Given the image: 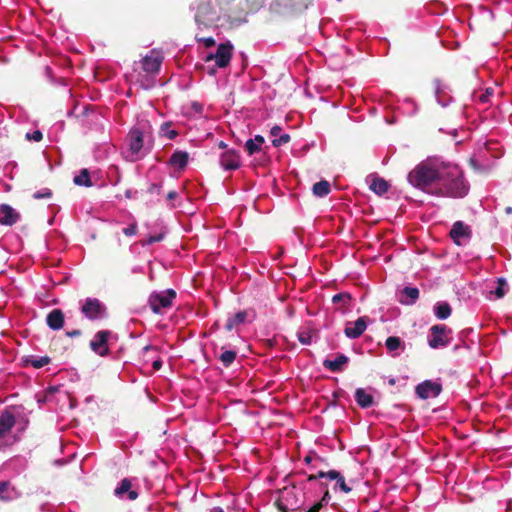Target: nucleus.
<instances>
[{
  "label": "nucleus",
  "mask_w": 512,
  "mask_h": 512,
  "mask_svg": "<svg viewBox=\"0 0 512 512\" xmlns=\"http://www.w3.org/2000/svg\"><path fill=\"white\" fill-rule=\"evenodd\" d=\"M407 179L411 185L434 196L462 198L469 185L462 170L455 164L430 160L416 166Z\"/></svg>",
  "instance_id": "f257e3e1"
},
{
  "label": "nucleus",
  "mask_w": 512,
  "mask_h": 512,
  "mask_svg": "<svg viewBox=\"0 0 512 512\" xmlns=\"http://www.w3.org/2000/svg\"><path fill=\"white\" fill-rule=\"evenodd\" d=\"M502 156V147L496 140H487L483 143L478 142L477 147L471 156L469 162L474 170L486 172L490 170L496 159Z\"/></svg>",
  "instance_id": "f03ea898"
},
{
  "label": "nucleus",
  "mask_w": 512,
  "mask_h": 512,
  "mask_svg": "<svg viewBox=\"0 0 512 512\" xmlns=\"http://www.w3.org/2000/svg\"><path fill=\"white\" fill-rule=\"evenodd\" d=\"M154 139L149 129L134 126L127 134L128 157L131 161L144 158L152 149Z\"/></svg>",
  "instance_id": "7ed1b4c3"
},
{
  "label": "nucleus",
  "mask_w": 512,
  "mask_h": 512,
  "mask_svg": "<svg viewBox=\"0 0 512 512\" xmlns=\"http://www.w3.org/2000/svg\"><path fill=\"white\" fill-rule=\"evenodd\" d=\"M232 51L233 45L229 41L219 44L215 53L203 54V69L209 75H215L217 73V69L226 68L230 64Z\"/></svg>",
  "instance_id": "20e7f679"
},
{
  "label": "nucleus",
  "mask_w": 512,
  "mask_h": 512,
  "mask_svg": "<svg viewBox=\"0 0 512 512\" xmlns=\"http://www.w3.org/2000/svg\"><path fill=\"white\" fill-rule=\"evenodd\" d=\"M190 8L195 11L194 18L199 28L201 25L209 27L221 18L218 8L211 5V0H194Z\"/></svg>",
  "instance_id": "39448f33"
},
{
  "label": "nucleus",
  "mask_w": 512,
  "mask_h": 512,
  "mask_svg": "<svg viewBox=\"0 0 512 512\" xmlns=\"http://www.w3.org/2000/svg\"><path fill=\"white\" fill-rule=\"evenodd\" d=\"M15 424L16 418L11 411L5 409L0 413V450L17 441V438L11 435Z\"/></svg>",
  "instance_id": "423d86ee"
},
{
  "label": "nucleus",
  "mask_w": 512,
  "mask_h": 512,
  "mask_svg": "<svg viewBox=\"0 0 512 512\" xmlns=\"http://www.w3.org/2000/svg\"><path fill=\"white\" fill-rule=\"evenodd\" d=\"M80 304L81 313L89 320H101L108 316L106 305L98 298L88 297Z\"/></svg>",
  "instance_id": "0eeeda50"
},
{
  "label": "nucleus",
  "mask_w": 512,
  "mask_h": 512,
  "mask_svg": "<svg viewBox=\"0 0 512 512\" xmlns=\"http://www.w3.org/2000/svg\"><path fill=\"white\" fill-rule=\"evenodd\" d=\"M452 330L444 324L433 325L428 333V345L432 349L447 347L452 340Z\"/></svg>",
  "instance_id": "6e6552de"
},
{
  "label": "nucleus",
  "mask_w": 512,
  "mask_h": 512,
  "mask_svg": "<svg viewBox=\"0 0 512 512\" xmlns=\"http://www.w3.org/2000/svg\"><path fill=\"white\" fill-rule=\"evenodd\" d=\"M303 500L300 498L296 488L285 487L280 491L276 504L282 512L294 511L303 505Z\"/></svg>",
  "instance_id": "1a4fd4ad"
},
{
  "label": "nucleus",
  "mask_w": 512,
  "mask_h": 512,
  "mask_svg": "<svg viewBox=\"0 0 512 512\" xmlns=\"http://www.w3.org/2000/svg\"><path fill=\"white\" fill-rule=\"evenodd\" d=\"M176 298V292L173 289H167L160 292L150 294L148 303L153 313L160 314L162 309L172 306L173 300Z\"/></svg>",
  "instance_id": "9d476101"
},
{
  "label": "nucleus",
  "mask_w": 512,
  "mask_h": 512,
  "mask_svg": "<svg viewBox=\"0 0 512 512\" xmlns=\"http://www.w3.org/2000/svg\"><path fill=\"white\" fill-rule=\"evenodd\" d=\"M162 62H163L162 53L156 49H152L142 59V68L147 74L151 75L152 77H155L160 71Z\"/></svg>",
  "instance_id": "9b49d317"
},
{
  "label": "nucleus",
  "mask_w": 512,
  "mask_h": 512,
  "mask_svg": "<svg viewBox=\"0 0 512 512\" xmlns=\"http://www.w3.org/2000/svg\"><path fill=\"white\" fill-rule=\"evenodd\" d=\"M112 335L109 330L98 331L90 341V348L99 356H106L109 354L108 340Z\"/></svg>",
  "instance_id": "f8f14e48"
},
{
  "label": "nucleus",
  "mask_w": 512,
  "mask_h": 512,
  "mask_svg": "<svg viewBox=\"0 0 512 512\" xmlns=\"http://www.w3.org/2000/svg\"><path fill=\"white\" fill-rule=\"evenodd\" d=\"M255 318L256 313L253 309L238 311L235 315L228 317L225 329L232 331L242 324L253 322Z\"/></svg>",
  "instance_id": "ddd939ff"
},
{
  "label": "nucleus",
  "mask_w": 512,
  "mask_h": 512,
  "mask_svg": "<svg viewBox=\"0 0 512 512\" xmlns=\"http://www.w3.org/2000/svg\"><path fill=\"white\" fill-rule=\"evenodd\" d=\"M442 391V385L432 380H425L416 386V395L421 399L437 397Z\"/></svg>",
  "instance_id": "4468645a"
},
{
  "label": "nucleus",
  "mask_w": 512,
  "mask_h": 512,
  "mask_svg": "<svg viewBox=\"0 0 512 512\" xmlns=\"http://www.w3.org/2000/svg\"><path fill=\"white\" fill-rule=\"evenodd\" d=\"M451 239L456 245H462L471 238V229L462 221H456L449 233Z\"/></svg>",
  "instance_id": "2eb2a0df"
},
{
  "label": "nucleus",
  "mask_w": 512,
  "mask_h": 512,
  "mask_svg": "<svg viewBox=\"0 0 512 512\" xmlns=\"http://www.w3.org/2000/svg\"><path fill=\"white\" fill-rule=\"evenodd\" d=\"M433 84L437 103L442 107H447L453 100L450 86L442 82L440 79H435Z\"/></svg>",
  "instance_id": "dca6fc26"
},
{
  "label": "nucleus",
  "mask_w": 512,
  "mask_h": 512,
  "mask_svg": "<svg viewBox=\"0 0 512 512\" xmlns=\"http://www.w3.org/2000/svg\"><path fill=\"white\" fill-rule=\"evenodd\" d=\"M367 328V317H359L354 322H347L344 329V334L349 339L359 338Z\"/></svg>",
  "instance_id": "f3484780"
},
{
  "label": "nucleus",
  "mask_w": 512,
  "mask_h": 512,
  "mask_svg": "<svg viewBox=\"0 0 512 512\" xmlns=\"http://www.w3.org/2000/svg\"><path fill=\"white\" fill-rule=\"evenodd\" d=\"M114 494L122 500H135L138 497V492L132 489V483L129 479H123L115 488Z\"/></svg>",
  "instance_id": "a211bd4d"
},
{
  "label": "nucleus",
  "mask_w": 512,
  "mask_h": 512,
  "mask_svg": "<svg viewBox=\"0 0 512 512\" xmlns=\"http://www.w3.org/2000/svg\"><path fill=\"white\" fill-rule=\"evenodd\" d=\"M240 164V155L235 150H227L220 156V165L224 170H236Z\"/></svg>",
  "instance_id": "6ab92c4d"
},
{
  "label": "nucleus",
  "mask_w": 512,
  "mask_h": 512,
  "mask_svg": "<svg viewBox=\"0 0 512 512\" xmlns=\"http://www.w3.org/2000/svg\"><path fill=\"white\" fill-rule=\"evenodd\" d=\"M20 219L19 213L8 204L0 205V224L4 226H12Z\"/></svg>",
  "instance_id": "aec40b11"
},
{
  "label": "nucleus",
  "mask_w": 512,
  "mask_h": 512,
  "mask_svg": "<svg viewBox=\"0 0 512 512\" xmlns=\"http://www.w3.org/2000/svg\"><path fill=\"white\" fill-rule=\"evenodd\" d=\"M349 358L344 354H339L335 359H325L323 367L333 373H340L348 364Z\"/></svg>",
  "instance_id": "412c9836"
},
{
  "label": "nucleus",
  "mask_w": 512,
  "mask_h": 512,
  "mask_svg": "<svg viewBox=\"0 0 512 512\" xmlns=\"http://www.w3.org/2000/svg\"><path fill=\"white\" fill-rule=\"evenodd\" d=\"M355 401L362 408L367 409L374 405V397L365 388H357L355 390Z\"/></svg>",
  "instance_id": "4be33fe9"
},
{
  "label": "nucleus",
  "mask_w": 512,
  "mask_h": 512,
  "mask_svg": "<svg viewBox=\"0 0 512 512\" xmlns=\"http://www.w3.org/2000/svg\"><path fill=\"white\" fill-rule=\"evenodd\" d=\"M398 297L401 304L412 305L419 298V289L416 287L406 286L400 291Z\"/></svg>",
  "instance_id": "5701e85b"
},
{
  "label": "nucleus",
  "mask_w": 512,
  "mask_h": 512,
  "mask_svg": "<svg viewBox=\"0 0 512 512\" xmlns=\"http://www.w3.org/2000/svg\"><path fill=\"white\" fill-rule=\"evenodd\" d=\"M46 324L52 330H60L64 325V313L60 309H53L46 317Z\"/></svg>",
  "instance_id": "b1692460"
},
{
  "label": "nucleus",
  "mask_w": 512,
  "mask_h": 512,
  "mask_svg": "<svg viewBox=\"0 0 512 512\" xmlns=\"http://www.w3.org/2000/svg\"><path fill=\"white\" fill-rule=\"evenodd\" d=\"M189 161V154L186 151L176 150L169 159V164L179 170H183Z\"/></svg>",
  "instance_id": "393cba45"
},
{
  "label": "nucleus",
  "mask_w": 512,
  "mask_h": 512,
  "mask_svg": "<svg viewBox=\"0 0 512 512\" xmlns=\"http://www.w3.org/2000/svg\"><path fill=\"white\" fill-rule=\"evenodd\" d=\"M368 181L369 188L377 195L385 194L390 187L386 180L377 176H369Z\"/></svg>",
  "instance_id": "a878e982"
},
{
  "label": "nucleus",
  "mask_w": 512,
  "mask_h": 512,
  "mask_svg": "<svg viewBox=\"0 0 512 512\" xmlns=\"http://www.w3.org/2000/svg\"><path fill=\"white\" fill-rule=\"evenodd\" d=\"M385 347L393 357H396L404 350L405 344L399 337L390 336L385 341Z\"/></svg>",
  "instance_id": "bb28decb"
},
{
  "label": "nucleus",
  "mask_w": 512,
  "mask_h": 512,
  "mask_svg": "<svg viewBox=\"0 0 512 512\" xmlns=\"http://www.w3.org/2000/svg\"><path fill=\"white\" fill-rule=\"evenodd\" d=\"M281 127L275 125L271 128L270 134L274 139L272 140V144L274 147H280L287 144L290 141V135L287 133L281 134Z\"/></svg>",
  "instance_id": "cd10ccee"
},
{
  "label": "nucleus",
  "mask_w": 512,
  "mask_h": 512,
  "mask_svg": "<svg viewBox=\"0 0 512 512\" xmlns=\"http://www.w3.org/2000/svg\"><path fill=\"white\" fill-rule=\"evenodd\" d=\"M352 296L348 292H340L332 297L333 304L337 305V309L341 312H345L350 306Z\"/></svg>",
  "instance_id": "c85d7f7f"
},
{
  "label": "nucleus",
  "mask_w": 512,
  "mask_h": 512,
  "mask_svg": "<svg viewBox=\"0 0 512 512\" xmlns=\"http://www.w3.org/2000/svg\"><path fill=\"white\" fill-rule=\"evenodd\" d=\"M297 339L303 345H311L317 340V333L310 328H301L297 332Z\"/></svg>",
  "instance_id": "c756f323"
},
{
  "label": "nucleus",
  "mask_w": 512,
  "mask_h": 512,
  "mask_svg": "<svg viewBox=\"0 0 512 512\" xmlns=\"http://www.w3.org/2000/svg\"><path fill=\"white\" fill-rule=\"evenodd\" d=\"M433 311L435 316L440 320L449 318L452 313L451 306L446 301L437 302L433 307Z\"/></svg>",
  "instance_id": "7c9ffc66"
},
{
  "label": "nucleus",
  "mask_w": 512,
  "mask_h": 512,
  "mask_svg": "<svg viewBox=\"0 0 512 512\" xmlns=\"http://www.w3.org/2000/svg\"><path fill=\"white\" fill-rule=\"evenodd\" d=\"M264 143V138L261 135H256L253 139H248L245 142V149L249 155H253L260 151L261 145Z\"/></svg>",
  "instance_id": "2f4dec72"
},
{
  "label": "nucleus",
  "mask_w": 512,
  "mask_h": 512,
  "mask_svg": "<svg viewBox=\"0 0 512 512\" xmlns=\"http://www.w3.org/2000/svg\"><path fill=\"white\" fill-rule=\"evenodd\" d=\"M331 191L330 183L327 180H321L315 183L312 187V192L315 196L323 198Z\"/></svg>",
  "instance_id": "473e14b6"
},
{
  "label": "nucleus",
  "mask_w": 512,
  "mask_h": 512,
  "mask_svg": "<svg viewBox=\"0 0 512 512\" xmlns=\"http://www.w3.org/2000/svg\"><path fill=\"white\" fill-rule=\"evenodd\" d=\"M73 181L77 186L91 187L93 185L90 179V173L88 169L85 168L80 170L79 174L74 177Z\"/></svg>",
  "instance_id": "72a5a7b5"
},
{
  "label": "nucleus",
  "mask_w": 512,
  "mask_h": 512,
  "mask_svg": "<svg viewBox=\"0 0 512 512\" xmlns=\"http://www.w3.org/2000/svg\"><path fill=\"white\" fill-rule=\"evenodd\" d=\"M49 362H50V359L47 356L39 357V356L31 355V356L26 357V359H25L26 365H30L33 368H37V369L44 367Z\"/></svg>",
  "instance_id": "f704fd0d"
},
{
  "label": "nucleus",
  "mask_w": 512,
  "mask_h": 512,
  "mask_svg": "<svg viewBox=\"0 0 512 512\" xmlns=\"http://www.w3.org/2000/svg\"><path fill=\"white\" fill-rule=\"evenodd\" d=\"M159 135L169 140H173L178 136V132L172 129V122H164L159 128Z\"/></svg>",
  "instance_id": "c9c22d12"
},
{
  "label": "nucleus",
  "mask_w": 512,
  "mask_h": 512,
  "mask_svg": "<svg viewBox=\"0 0 512 512\" xmlns=\"http://www.w3.org/2000/svg\"><path fill=\"white\" fill-rule=\"evenodd\" d=\"M237 356V352L234 350H224L218 356V359L221 361L224 367L228 368L235 361Z\"/></svg>",
  "instance_id": "e433bc0d"
},
{
  "label": "nucleus",
  "mask_w": 512,
  "mask_h": 512,
  "mask_svg": "<svg viewBox=\"0 0 512 512\" xmlns=\"http://www.w3.org/2000/svg\"><path fill=\"white\" fill-rule=\"evenodd\" d=\"M495 296V299H500L507 293V283L503 278H499L494 290L490 291Z\"/></svg>",
  "instance_id": "4c0bfd02"
},
{
  "label": "nucleus",
  "mask_w": 512,
  "mask_h": 512,
  "mask_svg": "<svg viewBox=\"0 0 512 512\" xmlns=\"http://www.w3.org/2000/svg\"><path fill=\"white\" fill-rule=\"evenodd\" d=\"M340 475V472L336 470H330L328 472L319 471L317 475H309L308 481H314L317 478H328L329 480H337Z\"/></svg>",
  "instance_id": "58836bf2"
},
{
  "label": "nucleus",
  "mask_w": 512,
  "mask_h": 512,
  "mask_svg": "<svg viewBox=\"0 0 512 512\" xmlns=\"http://www.w3.org/2000/svg\"><path fill=\"white\" fill-rule=\"evenodd\" d=\"M13 498V488L9 482H0V499L11 500Z\"/></svg>",
  "instance_id": "ea45409f"
},
{
  "label": "nucleus",
  "mask_w": 512,
  "mask_h": 512,
  "mask_svg": "<svg viewBox=\"0 0 512 512\" xmlns=\"http://www.w3.org/2000/svg\"><path fill=\"white\" fill-rule=\"evenodd\" d=\"M195 39L198 43H202L207 48L213 47L215 45V40L212 36L202 37L199 34H196Z\"/></svg>",
  "instance_id": "a19ab883"
},
{
  "label": "nucleus",
  "mask_w": 512,
  "mask_h": 512,
  "mask_svg": "<svg viewBox=\"0 0 512 512\" xmlns=\"http://www.w3.org/2000/svg\"><path fill=\"white\" fill-rule=\"evenodd\" d=\"M334 488L340 489L344 493H348L351 491V488L349 486H347V484L345 483L344 477L342 475H340L338 477V479L336 480V484H335Z\"/></svg>",
  "instance_id": "79ce46f5"
},
{
  "label": "nucleus",
  "mask_w": 512,
  "mask_h": 512,
  "mask_svg": "<svg viewBox=\"0 0 512 512\" xmlns=\"http://www.w3.org/2000/svg\"><path fill=\"white\" fill-rule=\"evenodd\" d=\"M108 176H112V175H116V179L115 180H110L111 184L112 185H117L119 182H120V174H119V169L118 167L114 166V165H111L108 169Z\"/></svg>",
  "instance_id": "37998d69"
},
{
  "label": "nucleus",
  "mask_w": 512,
  "mask_h": 512,
  "mask_svg": "<svg viewBox=\"0 0 512 512\" xmlns=\"http://www.w3.org/2000/svg\"><path fill=\"white\" fill-rule=\"evenodd\" d=\"M138 226L136 222L130 223L127 227L123 228L124 235L131 237L137 234Z\"/></svg>",
  "instance_id": "c03bdc74"
},
{
  "label": "nucleus",
  "mask_w": 512,
  "mask_h": 512,
  "mask_svg": "<svg viewBox=\"0 0 512 512\" xmlns=\"http://www.w3.org/2000/svg\"><path fill=\"white\" fill-rule=\"evenodd\" d=\"M404 105L407 106V108H404L405 113H408L409 115H414L417 112V105L413 100H406L404 102Z\"/></svg>",
  "instance_id": "a18cd8bd"
},
{
  "label": "nucleus",
  "mask_w": 512,
  "mask_h": 512,
  "mask_svg": "<svg viewBox=\"0 0 512 512\" xmlns=\"http://www.w3.org/2000/svg\"><path fill=\"white\" fill-rule=\"evenodd\" d=\"M26 138H27L28 140H32V141H35V142H39V141H41V140H42V138H43V134H42V132H41V131H39V130H35V131H33L32 133H27V134H26Z\"/></svg>",
  "instance_id": "49530a36"
},
{
  "label": "nucleus",
  "mask_w": 512,
  "mask_h": 512,
  "mask_svg": "<svg viewBox=\"0 0 512 512\" xmlns=\"http://www.w3.org/2000/svg\"><path fill=\"white\" fill-rule=\"evenodd\" d=\"M164 238V234L160 233V234H157V235H152V236H149L145 242L143 243V245H151L153 243H156V242H160L162 241Z\"/></svg>",
  "instance_id": "de8ad7c7"
},
{
  "label": "nucleus",
  "mask_w": 512,
  "mask_h": 512,
  "mask_svg": "<svg viewBox=\"0 0 512 512\" xmlns=\"http://www.w3.org/2000/svg\"><path fill=\"white\" fill-rule=\"evenodd\" d=\"M52 195L51 191L47 188L42 189L41 191H38L34 194V198L36 199H43V198H50Z\"/></svg>",
  "instance_id": "09e8293b"
},
{
  "label": "nucleus",
  "mask_w": 512,
  "mask_h": 512,
  "mask_svg": "<svg viewBox=\"0 0 512 512\" xmlns=\"http://www.w3.org/2000/svg\"><path fill=\"white\" fill-rule=\"evenodd\" d=\"M324 509L325 508L319 502H316L313 505L308 506L305 509V512H322V510H324Z\"/></svg>",
  "instance_id": "8fccbe9b"
},
{
  "label": "nucleus",
  "mask_w": 512,
  "mask_h": 512,
  "mask_svg": "<svg viewBox=\"0 0 512 512\" xmlns=\"http://www.w3.org/2000/svg\"><path fill=\"white\" fill-rule=\"evenodd\" d=\"M331 499V496L329 494V491L326 490L322 496V498L318 501L324 508L327 507L329 501Z\"/></svg>",
  "instance_id": "3c124183"
},
{
  "label": "nucleus",
  "mask_w": 512,
  "mask_h": 512,
  "mask_svg": "<svg viewBox=\"0 0 512 512\" xmlns=\"http://www.w3.org/2000/svg\"><path fill=\"white\" fill-rule=\"evenodd\" d=\"M154 85L153 78L147 80V83H141V87L144 89H150Z\"/></svg>",
  "instance_id": "603ef678"
},
{
  "label": "nucleus",
  "mask_w": 512,
  "mask_h": 512,
  "mask_svg": "<svg viewBox=\"0 0 512 512\" xmlns=\"http://www.w3.org/2000/svg\"><path fill=\"white\" fill-rule=\"evenodd\" d=\"M314 459H319V457L317 455H314V456L313 455H307L304 458V462L306 464H310Z\"/></svg>",
  "instance_id": "864d4df0"
},
{
  "label": "nucleus",
  "mask_w": 512,
  "mask_h": 512,
  "mask_svg": "<svg viewBox=\"0 0 512 512\" xmlns=\"http://www.w3.org/2000/svg\"><path fill=\"white\" fill-rule=\"evenodd\" d=\"M192 108L197 113H201L202 112V105L200 103H198V102H193Z\"/></svg>",
  "instance_id": "5fc2aeb1"
},
{
  "label": "nucleus",
  "mask_w": 512,
  "mask_h": 512,
  "mask_svg": "<svg viewBox=\"0 0 512 512\" xmlns=\"http://www.w3.org/2000/svg\"><path fill=\"white\" fill-rule=\"evenodd\" d=\"M152 366L154 370H159L162 367V361L160 359H157L153 361Z\"/></svg>",
  "instance_id": "6e6d98bb"
},
{
  "label": "nucleus",
  "mask_w": 512,
  "mask_h": 512,
  "mask_svg": "<svg viewBox=\"0 0 512 512\" xmlns=\"http://www.w3.org/2000/svg\"><path fill=\"white\" fill-rule=\"evenodd\" d=\"M69 337H78L80 336L81 332L80 330H72L66 333Z\"/></svg>",
  "instance_id": "4d7b16f0"
},
{
  "label": "nucleus",
  "mask_w": 512,
  "mask_h": 512,
  "mask_svg": "<svg viewBox=\"0 0 512 512\" xmlns=\"http://www.w3.org/2000/svg\"><path fill=\"white\" fill-rule=\"evenodd\" d=\"M177 196H178V193L176 191H170L167 194V199L168 200H174L175 198H177Z\"/></svg>",
  "instance_id": "13d9d810"
},
{
  "label": "nucleus",
  "mask_w": 512,
  "mask_h": 512,
  "mask_svg": "<svg viewBox=\"0 0 512 512\" xmlns=\"http://www.w3.org/2000/svg\"><path fill=\"white\" fill-rule=\"evenodd\" d=\"M210 512H224L223 508L221 507H213Z\"/></svg>",
  "instance_id": "bf43d9fd"
},
{
  "label": "nucleus",
  "mask_w": 512,
  "mask_h": 512,
  "mask_svg": "<svg viewBox=\"0 0 512 512\" xmlns=\"http://www.w3.org/2000/svg\"><path fill=\"white\" fill-rule=\"evenodd\" d=\"M131 195H132V191H131V190H126V192H125V196H126L127 198H130V197H131Z\"/></svg>",
  "instance_id": "052dcab7"
},
{
  "label": "nucleus",
  "mask_w": 512,
  "mask_h": 512,
  "mask_svg": "<svg viewBox=\"0 0 512 512\" xmlns=\"http://www.w3.org/2000/svg\"><path fill=\"white\" fill-rule=\"evenodd\" d=\"M150 349H153V347H152V346H150V345H148V346H145V347L143 348V351H144V352H146V351H148V350H150Z\"/></svg>",
  "instance_id": "680f3d73"
},
{
  "label": "nucleus",
  "mask_w": 512,
  "mask_h": 512,
  "mask_svg": "<svg viewBox=\"0 0 512 512\" xmlns=\"http://www.w3.org/2000/svg\"><path fill=\"white\" fill-rule=\"evenodd\" d=\"M219 147H220V148H226V147H227V145H226L223 141H221V142L219 143Z\"/></svg>",
  "instance_id": "e2e57ef3"
},
{
  "label": "nucleus",
  "mask_w": 512,
  "mask_h": 512,
  "mask_svg": "<svg viewBox=\"0 0 512 512\" xmlns=\"http://www.w3.org/2000/svg\"><path fill=\"white\" fill-rule=\"evenodd\" d=\"M506 212H507V213H511V212H512V208H511V207H508V208L506 209Z\"/></svg>",
  "instance_id": "0e129e2a"
},
{
  "label": "nucleus",
  "mask_w": 512,
  "mask_h": 512,
  "mask_svg": "<svg viewBox=\"0 0 512 512\" xmlns=\"http://www.w3.org/2000/svg\"><path fill=\"white\" fill-rule=\"evenodd\" d=\"M481 100H482L483 102H484V101H486V100H487L486 96H482V97H481Z\"/></svg>",
  "instance_id": "69168bd1"
},
{
  "label": "nucleus",
  "mask_w": 512,
  "mask_h": 512,
  "mask_svg": "<svg viewBox=\"0 0 512 512\" xmlns=\"http://www.w3.org/2000/svg\"><path fill=\"white\" fill-rule=\"evenodd\" d=\"M452 134L455 136L457 134L456 129H453Z\"/></svg>",
  "instance_id": "338daca9"
},
{
  "label": "nucleus",
  "mask_w": 512,
  "mask_h": 512,
  "mask_svg": "<svg viewBox=\"0 0 512 512\" xmlns=\"http://www.w3.org/2000/svg\"><path fill=\"white\" fill-rule=\"evenodd\" d=\"M394 383H395L394 379H391L390 384H394Z\"/></svg>",
  "instance_id": "774afa93"
}]
</instances>
